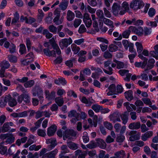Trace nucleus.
I'll return each instance as SVG.
<instances>
[{
	"label": "nucleus",
	"instance_id": "20e7f679",
	"mask_svg": "<svg viewBox=\"0 0 158 158\" xmlns=\"http://www.w3.org/2000/svg\"><path fill=\"white\" fill-rule=\"evenodd\" d=\"M120 113L118 111H116L109 116V118L110 120L114 123L117 122H120L121 121L120 117Z\"/></svg>",
	"mask_w": 158,
	"mask_h": 158
},
{
	"label": "nucleus",
	"instance_id": "f257e3e1",
	"mask_svg": "<svg viewBox=\"0 0 158 158\" xmlns=\"http://www.w3.org/2000/svg\"><path fill=\"white\" fill-rule=\"evenodd\" d=\"M30 97L28 92L25 91L22 94L18 97L17 101L18 102L21 103L23 101L25 103H28L30 102Z\"/></svg>",
	"mask_w": 158,
	"mask_h": 158
},
{
	"label": "nucleus",
	"instance_id": "13d9d810",
	"mask_svg": "<svg viewBox=\"0 0 158 158\" xmlns=\"http://www.w3.org/2000/svg\"><path fill=\"white\" fill-rule=\"evenodd\" d=\"M125 137L123 135L120 134L117 136L116 141L118 142L122 143Z\"/></svg>",
	"mask_w": 158,
	"mask_h": 158
},
{
	"label": "nucleus",
	"instance_id": "09e8293b",
	"mask_svg": "<svg viewBox=\"0 0 158 158\" xmlns=\"http://www.w3.org/2000/svg\"><path fill=\"white\" fill-rule=\"evenodd\" d=\"M37 134L39 136L44 137L46 135L45 130L39 129L37 131Z\"/></svg>",
	"mask_w": 158,
	"mask_h": 158
},
{
	"label": "nucleus",
	"instance_id": "864d4df0",
	"mask_svg": "<svg viewBox=\"0 0 158 158\" xmlns=\"http://www.w3.org/2000/svg\"><path fill=\"white\" fill-rule=\"evenodd\" d=\"M9 61L11 62L16 63L17 61V57L13 55H9L8 56Z\"/></svg>",
	"mask_w": 158,
	"mask_h": 158
},
{
	"label": "nucleus",
	"instance_id": "c03bdc74",
	"mask_svg": "<svg viewBox=\"0 0 158 158\" xmlns=\"http://www.w3.org/2000/svg\"><path fill=\"white\" fill-rule=\"evenodd\" d=\"M43 34L45 35L46 38L48 39L51 38L52 36V34L50 33L48 30L46 29H44L43 30Z\"/></svg>",
	"mask_w": 158,
	"mask_h": 158
},
{
	"label": "nucleus",
	"instance_id": "393cba45",
	"mask_svg": "<svg viewBox=\"0 0 158 158\" xmlns=\"http://www.w3.org/2000/svg\"><path fill=\"white\" fill-rule=\"evenodd\" d=\"M5 143V142H2L0 143V153L2 155L5 154L7 150L6 147L3 145Z\"/></svg>",
	"mask_w": 158,
	"mask_h": 158
},
{
	"label": "nucleus",
	"instance_id": "4d7b16f0",
	"mask_svg": "<svg viewBox=\"0 0 158 158\" xmlns=\"http://www.w3.org/2000/svg\"><path fill=\"white\" fill-rule=\"evenodd\" d=\"M103 56L106 59L111 58L112 55L108 51H106L104 52Z\"/></svg>",
	"mask_w": 158,
	"mask_h": 158
},
{
	"label": "nucleus",
	"instance_id": "423d86ee",
	"mask_svg": "<svg viewBox=\"0 0 158 158\" xmlns=\"http://www.w3.org/2000/svg\"><path fill=\"white\" fill-rule=\"evenodd\" d=\"M121 10V6L119 3L115 2L112 7V12L113 15L117 16L119 15V12Z\"/></svg>",
	"mask_w": 158,
	"mask_h": 158
},
{
	"label": "nucleus",
	"instance_id": "a19ab883",
	"mask_svg": "<svg viewBox=\"0 0 158 158\" xmlns=\"http://www.w3.org/2000/svg\"><path fill=\"white\" fill-rule=\"evenodd\" d=\"M38 19L39 22H41L44 16V14L42 10H38Z\"/></svg>",
	"mask_w": 158,
	"mask_h": 158
},
{
	"label": "nucleus",
	"instance_id": "58836bf2",
	"mask_svg": "<svg viewBox=\"0 0 158 158\" xmlns=\"http://www.w3.org/2000/svg\"><path fill=\"white\" fill-rule=\"evenodd\" d=\"M68 116L70 118L77 117H79V114L77 113L76 110L71 111L69 114Z\"/></svg>",
	"mask_w": 158,
	"mask_h": 158
},
{
	"label": "nucleus",
	"instance_id": "052dcab7",
	"mask_svg": "<svg viewBox=\"0 0 158 158\" xmlns=\"http://www.w3.org/2000/svg\"><path fill=\"white\" fill-rule=\"evenodd\" d=\"M81 20L79 19H76L74 21L73 25L75 28L77 27L81 23Z\"/></svg>",
	"mask_w": 158,
	"mask_h": 158
},
{
	"label": "nucleus",
	"instance_id": "bf43d9fd",
	"mask_svg": "<svg viewBox=\"0 0 158 158\" xmlns=\"http://www.w3.org/2000/svg\"><path fill=\"white\" fill-rule=\"evenodd\" d=\"M87 133L86 132H84L83 133L84 136H82V139L84 143H86L88 142L89 140V138L87 135Z\"/></svg>",
	"mask_w": 158,
	"mask_h": 158
},
{
	"label": "nucleus",
	"instance_id": "9b49d317",
	"mask_svg": "<svg viewBox=\"0 0 158 158\" xmlns=\"http://www.w3.org/2000/svg\"><path fill=\"white\" fill-rule=\"evenodd\" d=\"M129 29L139 35H141L143 34V30L141 27H140L136 28L134 27L130 26L129 27Z\"/></svg>",
	"mask_w": 158,
	"mask_h": 158
},
{
	"label": "nucleus",
	"instance_id": "de8ad7c7",
	"mask_svg": "<svg viewBox=\"0 0 158 158\" xmlns=\"http://www.w3.org/2000/svg\"><path fill=\"white\" fill-rule=\"evenodd\" d=\"M108 49L110 52H113L117 50L118 47L115 44H112L109 45Z\"/></svg>",
	"mask_w": 158,
	"mask_h": 158
},
{
	"label": "nucleus",
	"instance_id": "e2e57ef3",
	"mask_svg": "<svg viewBox=\"0 0 158 158\" xmlns=\"http://www.w3.org/2000/svg\"><path fill=\"white\" fill-rule=\"evenodd\" d=\"M62 153H67L69 152V151L68 148L67 147L66 145H63L61 148Z\"/></svg>",
	"mask_w": 158,
	"mask_h": 158
},
{
	"label": "nucleus",
	"instance_id": "c756f323",
	"mask_svg": "<svg viewBox=\"0 0 158 158\" xmlns=\"http://www.w3.org/2000/svg\"><path fill=\"white\" fill-rule=\"evenodd\" d=\"M10 127L9 126V123L6 122L4 124L2 127L1 132L3 133H5L8 131Z\"/></svg>",
	"mask_w": 158,
	"mask_h": 158
},
{
	"label": "nucleus",
	"instance_id": "774afa93",
	"mask_svg": "<svg viewBox=\"0 0 158 158\" xmlns=\"http://www.w3.org/2000/svg\"><path fill=\"white\" fill-rule=\"evenodd\" d=\"M114 127L116 132H118L122 127L120 123H117L115 124Z\"/></svg>",
	"mask_w": 158,
	"mask_h": 158
},
{
	"label": "nucleus",
	"instance_id": "5fc2aeb1",
	"mask_svg": "<svg viewBox=\"0 0 158 158\" xmlns=\"http://www.w3.org/2000/svg\"><path fill=\"white\" fill-rule=\"evenodd\" d=\"M129 71L128 70L120 69L118 73L122 76H126L129 74Z\"/></svg>",
	"mask_w": 158,
	"mask_h": 158
},
{
	"label": "nucleus",
	"instance_id": "6e6d98bb",
	"mask_svg": "<svg viewBox=\"0 0 158 158\" xmlns=\"http://www.w3.org/2000/svg\"><path fill=\"white\" fill-rule=\"evenodd\" d=\"M148 13L149 17H152L155 15L156 11L154 8H151L149 9Z\"/></svg>",
	"mask_w": 158,
	"mask_h": 158
},
{
	"label": "nucleus",
	"instance_id": "1a4fd4ad",
	"mask_svg": "<svg viewBox=\"0 0 158 158\" xmlns=\"http://www.w3.org/2000/svg\"><path fill=\"white\" fill-rule=\"evenodd\" d=\"M46 143L48 144H50L48 146V150H50L53 148L57 144L56 139L54 138L47 139Z\"/></svg>",
	"mask_w": 158,
	"mask_h": 158
},
{
	"label": "nucleus",
	"instance_id": "8fccbe9b",
	"mask_svg": "<svg viewBox=\"0 0 158 158\" xmlns=\"http://www.w3.org/2000/svg\"><path fill=\"white\" fill-rule=\"evenodd\" d=\"M49 31L54 34L56 33L57 31V28L53 25H50L48 27Z\"/></svg>",
	"mask_w": 158,
	"mask_h": 158
},
{
	"label": "nucleus",
	"instance_id": "4c0bfd02",
	"mask_svg": "<svg viewBox=\"0 0 158 158\" xmlns=\"http://www.w3.org/2000/svg\"><path fill=\"white\" fill-rule=\"evenodd\" d=\"M135 44L138 53H141L143 49V48L142 44L139 42H136Z\"/></svg>",
	"mask_w": 158,
	"mask_h": 158
},
{
	"label": "nucleus",
	"instance_id": "a211bd4d",
	"mask_svg": "<svg viewBox=\"0 0 158 158\" xmlns=\"http://www.w3.org/2000/svg\"><path fill=\"white\" fill-rule=\"evenodd\" d=\"M125 98L128 101H131L133 99V92L131 90H129L124 93Z\"/></svg>",
	"mask_w": 158,
	"mask_h": 158
},
{
	"label": "nucleus",
	"instance_id": "f704fd0d",
	"mask_svg": "<svg viewBox=\"0 0 158 158\" xmlns=\"http://www.w3.org/2000/svg\"><path fill=\"white\" fill-rule=\"evenodd\" d=\"M92 109L96 112H98L102 109V106L98 104H94L92 106Z\"/></svg>",
	"mask_w": 158,
	"mask_h": 158
},
{
	"label": "nucleus",
	"instance_id": "6e6552de",
	"mask_svg": "<svg viewBox=\"0 0 158 158\" xmlns=\"http://www.w3.org/2000/svg\"><path fill=\"white\" fill-rule=\"evenodd\" d=\"M50 43L52 45V46L53 48V50H52V51L54 52V53L55 54V55L52 56V57H56V54L60 56L61 54V52L58 45L56 43L55 41H53L52 42H51Z\"/></svg>",
	"mask_w": 158,
	"mask_h": 158
},
{
	"label": "nucleus",
	"instance_id": "4be33fe9",
	"mask_svg": "<svg viewBox=\"0 0 158 158\" xmlns=\"http://www.w3.org/2000/svg\"><path fill=\"white\" fill-rule=\"evenodd\" d=\"M51 48H45L43 49V52L44 54L47 56H54V52L52 51V50L50 51V49Z\"/></svg>",
	"mask_w": 158,
	"mask_h": 158
},
{
	"label": "nucleus",
	"instance_id": "f8f14e48",
	"mask_svg": "<svg viewBox=\"0 0 158 158\" xmlns=\"http://www.w3.org/2000/svg\"><path fill=\"white\" fill-rule=\"evenodd\" d=\"M97 147H98L100 148L104 149L106 148V144L103 139L98 138L96 139Z\"/></svg>",
	"mask_w": 158,
	"mask_h": 158
},
{
	"label": "nucleus",
	"instance_id": "b1692460",
	"mask_svg": "<svg viewBox=\"0 0 158 158\" xmlns=\"http://www.w3.org/2000/svg\"><path fill=\"white\" fill-rule=\"evenodd\" d=\"M10 65L9 62L7 61H3L0 63L1 68L4 69H8L10 67Z\"/></svg>",
	"mask_w": 158,
	"mask_h": 158
},
{
	"label": "nucleus",
	"instance_id": "7ed1b4c3",
	"mask_svg": "<svg viewBox=\"0 0 158 158\" xmlns=\"http://www.w3.org/2000/svg\"><path fill=\"white\" fill-rule=\"evenodd\" d=\"M77 133L76 131H74L73 129H68L66 130L63 136V139L66 140V139H72V137H75Z\"/></svg>",
	"mask_w": 158,
	"mask_h": 158
},
{
	"label": "nucleus",
	"instance_id": "ddd939ff",
	"mask_svg": "<svg viewBox=\"0 0 158 158\" xmlns=\"http://www.w3.org/2000/svg\"><path fill=\"white\" fill-rule=\"evenodd\" d=\"M32 91L33 92V95L35 96L36 95H40L43 93V91L41 88L38 86H35L33 88Z\"/></svg>",
	"mask_w": 158,
	"mask_h": 158
},
{
	"label": "nucleus",
	"instance_id": "5701e85b",
	"mask_svg": "<svg viewBox=\"0 0 158 158\" xmlns=\"http://www.w3.org/2000/svg\"><path fill=\"white\" fill-rule=\"evenodd\" d=\"M64 20V17H62L60 19V17H55L53 19V21L56 25L61 24Z\"/></svg>",
	"mask_w": 158,
	"mask_h": 158
},
{
	"label": "nucleus",
	"instance_id": "79ce46f5",
	"mask_svg": "<svg viewBox=\"0 0 158 158\" xmlns=\"http://www.w3.org/2000/svg\"><path fill=\"white\" fill-rule=\"evenodd\" d=\"M41 148V146L40 145L36 146L35 144H33L30 146L29 148V149L30 151H33L34 150L35 151H37L38 150Z\"/></svg>",
	"mask_w": 158,
	"mask_h": 158
},
{
	"label": "nucleus",
	"instance_id": "c85d7f7f",
	"mask_svg": "<svg viewBox=\"0 0 158 158\" xmlns=\"http://www.w3.org/2000/svg\"><path fill=\"white\" fill-rule=\"evenodd\" d=\"M103 21L105 24L110 26L111 28H113L114 27V26L113 25V22L110 20L106 18H104L103 19Z\"/></svg>",
	"mask_w": 158,
	"mask_h": 158
},
{
	"label": "nucleus",
	"instance_id": "0eeeda50",
	"mask_svg": "<svg viewBox=\"0 0 158 158\" xmlns=\"http://www.w3.org/2000/svg\"><path fill=\"white\" fill-rule=\"evenodd\" d=\"M140 135L139 133L137 132L136 131H131L129 133V135L130 136L129 138V140L131 141H133L139 139Z\"/></svg>",
	"mask_w": 158,
	"mask_h": 158
},
{
	"label": "nucleus",
	"instance_id": "39448f33",
	"mask_svg": "<svg viewBox=\"0 0 158 158\" xmlns=\"http://www.w3.org/2000/svg\"><path fill=\"white\" fill-rule=\"evenodd\" d=\"M72 42L71 38L70 37L69 39H62L59 42V44L61 48L63 49L65 47L67 48L69 45L72 44Z\"/></svg>",
	"mask_w": 158,
	"mask_h": 158
},
{
	"label": "nucleus",
	"instance_id": "338daca9",
	"mask_svg": "<svg viewBox=\"0 0 158 158\" xmlns=\"http://www.w3.org/2000/svg\"><path fill=\"white\" fill-rule=\"evenodd\" d=\"M86 30V28L85 26L82 24L79 27L78 32L80 33L81 34L85 32Z\"/></svg>",
	"mask_w": 158,
	"mask_h": 158
},
{
	"label": "nucleus",
	"instance_id": "e433bc0d",
	"mask_svg": "<svg viewBox=\"0 0 158 158\" xmlns=\"http://www.w3.org/2000/svg\"><path fill=\"white\" fill-rule=\"evenodd\" d=\"M19 18V14L17 12H15L14 15V18L12 19L11 22V24H15L16 23H17Z\"/></svg>",
	"mask_w": 158,
	"mask_h": 158
},
{
	"label": "nucleus",
	"instance_id": "f03ea898",
	"mask_svg": "<svg viewBox=\"0 0 158 158\" xmlns=\"http://www.w3.org/2000/svg\"><path fill=\"white\" fill-rule=\"evenodd\" d=\"M144 5V3L141 0H133L130 3V6L134 10H137L141 9Z\"/></svg>",
	"mask_w": 158,
	"mask_h": 158
},
{
	"label": "nucleus",
	"instance_id": "cd10ccee",
	"mask_svg": "<svg viewBox=\"0 0 158 158\" xmlns=\"http://www.w3.org/2000/svg\"><path fill=\"white\" fill-rule=\"evenodd\" d=\"M75 17V14L71 11L68 10L67 15V19L69 21L72 20Z\"/></svg>",
	"mask_w": 158,
	"mask_h": 158
},
{
	"label": "nucleus",
	"instance_id": "680f3d73",
	"mask_svg": "<svg viewBox=\"0 0 158 158\" xmlns=\"http://www.w3.org/2000/svg\"><path fill=\"white\" fill-rule=\"evenodd\" d=\"M27 142L28 143H29L30 145L33 143L35 142L34 136L32 135H30Z\"/></svg>",
	"mask_w": 158,
	"mask_h": 158
},
{
	"label": "nucleus",
	"instance_id": "412c9836",
	"mask_svg": "<svg viewBox=\"0 0 158 158\" xmlns=\"http://www.w3.org/2000/svg\"><path fill=\"white\" fill-rule=\"evenodd\" d=\"M9 135L5 141V143L8 144H11L14 142L15 140V137L12 134L9 133Z\"/></svg>",
	"mask_w": 158,
	"mask_h": 158
},
{
	"label": "nucleus",
	"instance_id": "603ef678",
	"mask_svg": "<svg viewBox=\"0 0 158 158\" xmlns=\"http://www.w3.org/2000/svg\"><path fill=\"white\" fill-rule=\"evenodd\" d=\"M96 15L99 18L103 19L105 17L103 11L100 10H98L96 12Z\"/></svg>",
	"mask_w": 158,
	"mask_h": 158
},
{
	"label": "nucleus",
	"instance_id": "a18cd8bd",
	"mask_svg": "<svg viewBox=\"0 0 158 158\" xmlns=\"http://www.w3.org/2000/svg\"><path fill=\"white\" fill-rule=\"evenodd\" d=\"M57 152L58 150L57 149H55L54 150L48 153L49 158H55V155Z\"/></svg>",
	"mask_w": 158,
	"mask_h": 158
},
{
	"label": "nucleus",
	"instance_id": "69168bd1",
	"mask_svg": "<svg viewBox=\"0 0 158 158\" xmlns=\"http://www.w3.org/2000/svg\"><path fill=\"white\" fill-rule=\"evenodd\" d=\"M56 93L54 91H52L50 93L49 95L48 96L47 98L48 100H51L54 99L55 97Z\"/></svg>",
	"mask_w": 158,
	"mask_h": 158
},
{
	"label": "nucleus",
	"instance_id": "f3484780",
	"mask_svg": "<svg viewBox=\"0 0 158 158\" xmlns=\"http://www.w3.org/2000/svg\"><path fill=\"white\" fill-rule=\"evenodd\" d=\"M128 115V113L127 112H125L123 113L120 114V117L122 120V123L124 124H125L127 122Z\"/></svg>",
	"mask_w": 158,
	"mask_h": 158
},
{
	"label": "nucleus",
	"instance_id": "2f4dec72",
	"mask_svg": "<svg viewBox=\"0 0 158 158\" xmlns=\"http://www.w3.org/2000/svg\"><path fill=\"white\" fill-rule=\"evenodd\" d=\"M114 155L117 158H124L125 153L124 151L121 150L115 153Z\"/></svg>",
	"mask_w": 158,
	"mask_h": 158
},
{
	"label": "nucleus",
	"instance_id": "dca6fc26",
	"mask_svg": "<svg viewBox=\"0 0 158 158\" xmlns=\"http://www.w3.org/2000/svg\"><path fill=\"white\" fill-rule=\"evenodd\" d=\"M7 97L8 98L7 102H8L9 105L11 107H13L16 106L17 104V102L15 99L9 95H7Z\"/></svg>",
	"mask_w": 158,
	"mask_h": 158
},
{
	"label": "nucleus",
	"instance_id": "bb28decb",
	"mask_svg": "<svg viewBox=\"0 0 158 158\" xmlns=\"http://www.w3.org/2000/svg\"><path fill=\"white\" fill-rule=\"evenodd\" d=\"M68 4L69 2L68 1H64L61 2L59 5V6L61 10H64L67 8Z\"/></svg>",
	"mask_w": 158,
	"mask_h": 158
},
{
	"label": "nucleus",
	"instance_id": "2eb2a0df",
	"mask_svg": "<svg viewBox=\"0 0 158 158\" xmlns=\"http://www.w3.org/2000/svg\"><path fill=\"white\" fill-rule=\"evenodd\" d=\"M141 127L140 122H133L130 123L129 126V128L131 130H137L139 129Z\"/></svg>",
	"mask_w": 158,
	"mask_h": 158
},
{
	"label": "nucleus",
	"instance_id": "6ab92c4d",
	"mask_svg": "<svg viewBox=\"0 0 158 158\" xmlns=\"http://www.w3.org/2000/svg\"><path fill=\"white\" fill-rule=\"evenodd\" d=\"M8 98L6 96L5 97H2L0 98V107L3 108L6 106L7 102V100Z\"/></svg>",
	"mask_w": 158,
	"mask_h": 158
},
{
	"label": "nucleus",
	"instance_id": "7c9ffc66",
	"mask_svg": "<svg viewBox=\"0 0 158 158\" xmlns=\"http://www.w3.org/2000/svg\"><path fill=\"white\" fill-rule=\"evenodd\" d=\"M71 47L74 54H77L80 50V48L75 44H72L71 45Z\"/></svg>",
	"mask_w": 158,
	"mask_h": 158
},
{
	"label": "nucleus",
	"instance_id": "473e14b6",
	"mask_svg": "<svg viewBox=\"0 0 158 158\" xmlns=\"http://www.w3.org/2000/svg\"><path fill=\"white\" fill-rule=\"evenodd\" d=\"M35 84V81L34 80H31L27 81L24 83V86L26 88H31Z\"/></svg>",
	"mask_w": 158,
	"mask_h": 158
},
{
	"label": "nucleus",
	"instance_id": "4468645a",
	"mask_svg": "<svg viewBox=\"0 0 158 158\" xmlns=\"http://www.w3.org/2000/svg\"><path fill=\"white\" fill-rule=\"evenodd\" d=\"M57 127L55 125H52L48 129L47 134L49 136H53L56 132Z\"/></svg>",
	"mask_w": 158,
	"mask_h": 158
},
{
	"label": "nucleus",
	"instance_id": "a878e982",
	"mask_svg": "<svg viewBox=\"0 0 158 158\" xmlns=\"http://www.w3.org/2000/svg\"><path fill=\"white\" fill-rule=\"evenodd\" d=\"M55 101L59 106H62L64 103L63 98L61 97H56L55 98Z\"/></svg>",
	"mask_w": 158,
	"mask_h": 158
},
{
	"label": "nucleus",
	"instance_id": "ea45409f",
	"mask_svg": "<svg viewBox=\"0 0 158 158\" xmlns=\"http://www.w3.org/2000/svg\"><path fill=\"white\" fill-rule=\"evenodd\" d=\"M113 61L117 64V69H120L124 67L125 64L123 62L118 61L116 60H114Z\"/></svg>",
	"mask_w": 158,
	"mask_h": 158
},
{
	"label": "nucleus",
	"instance_id": "0e129e2a",
	"mask_svg": "<svg viewBox=\"0 0 158 158\" xmlns=\"http://www.w3.org/2000/svg\"><path fill=\"white\" fill-rule=\"evenodd\" d=\"M105 126L108 130H111L113 128L112 123L107 122H105L104 123Z\"/></svg>",
	"mask_w": 158,
	"mask_h": 158
},
{
	"label": "nucleus",
	"instance_id": "37998d69",
	"mask_svg": "<svg viewBox=\"0 0 158 158\" xmlns=\"http://www.w3.org/2000/svg\"><path fill=\"white\" fill-rule=\"evenodd\" d=\"M87 148L89 149H93L97 147V145L96 142H95L94 141H91L89 143L86 145Z\"/></svg>",
	"mask_w": 158,
	"mask_h": 158
},
{
	"label": "nucleus",
	"instance_id": "72a5a7b5",
	"mask_svg": "<svg viewBox=\"0 0 158 158\" xmlns=\"http://www.w3.org/2000/svg\"><path fill=\"white\" fill-rule=\"evenodd\" d=\"M67 144L68 147L72 149L76 150L78 148L77 145L73 142H67Z\"/></svg>",
	"mask_w": 158,
	"mask_h": 158
},
{
	"label": "nucleus",
	"instance_id": "9d476101",
	"mask_svg": "<svg viewBox=\"0 0 158 158\" xmlns=\"http://www.w3.org/2000/svg\"><path fill=\"white\" fill-rule=\"evenodd\" d=\"M129 9V4L126 2L123 3L121 6V10L119 12V15H123Z\"/></svg>",
	"mask_w": 158,
	"mask_h": 158
},
{
	"label": "nucleus",
	"instance_id": "aec40b11",
	"mask_svg": "<svg viewBox=\"0 0 158 158\" xmlns=\"http://www.w3.org/2000/svg\"><path fill=\"white\" fill-rule=\"evenodd\" d=\"M81 101L82 102L86 104L87 106H89L93 103L94 100L90 98L87 99L85 97H83Z\"/></svg>",
	"mask_w": 158,
	"mask_h": 158
},
{
	"label": "nucleus",
	"instance_id": "3c124183",
	"mask_svg": "<svg viewBox=\"0 0 158 158\" xmlns=\"http://www.w3.org/2000/svg\"><path fill=\"white\" fill-rule=\"evenodd\" d=\"M101 103L102 104L106 103V105L112 106L113 104V102L110 100L108 99H104L101 102Z\"/></svg>",
	"mask_w": 158,
	"mask_h": 158
},
{
	"label": "nucleus",
	"instance_id": "c9c22d12",
	"mask_svg": "<svg viewBox=\"0 0 158 158\" xmlns=\"http://www.w3.org/2000/svg\"><path fill=\"white\" fill-rule=\"evenodd\" d=\"M19 52L21 55L26 54L27 50L25 45L23 44H21L20 45Z\"/></svg>",
	"mask_w": 158,
	"mask_h": 158
},
{
	"label": "nucleus",
	"instance_id": "49530a36",
	"mask_svg": "<svg viewBox=\"0 0 158 158\" xmlns=\"http://www.w3.org/2000/svg\"><path fill=\"white\" fill-rule=\"evenodd\" d=\"M131 31V30L129 28L128 29L126 30L123 32L122 35L123 37L125 38H128L130 34Z\"/></svg>",
	"mask_w": 158,
	"mask_h": 158
}]
</instances>
